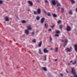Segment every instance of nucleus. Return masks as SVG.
I'll return each mask as SVG.
<instances>
[{"mask_svg":"<svg viewBox=\"0 0 77 77\" xmlns=\"http://www.w3.org/2000/svg\"><path fill=\"white\" fill-rule=\"evenodd\" d=\"M57 59H56L55 60V61H57Z\"/></svg>","mask_w":77,"mask_h":77,"instance_id":"obj_45","label":"nucleus"},{"mask_svg":"<svg viewBox=\"0 0 77 77\" xmlns=\"http://www.w3.org/2000/svg\"><path fill=\"white\" fill-rule=\"evenodd\" d=\"M48 31H51V29H48Z\"/></svg>","mask_w":77,"mask_h":77,"instance_id":"obj_41","label":"nucleus"},{"mask_svg":"<svg viewBox=\"0 0 77 77\" xmlns=\"http://www.w3.org/2000/svg\"><path fill=\"white\" fill-rule=\"evenodd\" d=\"M66 72H67V73H69V72L68 71H67V69L66 70Z\"/></svg>","mask_w":77,"mask_h":77,"instance_id":"obj_42","label":"nucleus"},{"mask_svg":"<svg viewBox=\"0 0 77 77\" xmlns=\"http://www.w3.org/2000/svg\"><path fill=\"white\" fill-rule=\"evenodd\" d=\"M66 29L67 31V32H68V31H71V27H70V26H67L66 27Z\"/></svg>","mask_w":77,"mask_h":77,"instance_id":"obj_4","label":"nucleus"},{"mask_svg":"<svg viewBox=\"0 0 77 77\" xmlns=\"http://www.w3.org/2000/svg\"><path fill=\"white\" fill-rule=\"evenodd\" d=\"M3 3V2L2 0H0V4H2Z\"/></svg>","mask_w":77,"mask_h":77,"instance_id":"obj_28","label":"nucleus"},{"mask_svg":"<svg viewBox=\"0 0 77 77\" xmlns=\"http://www.w3.org/2000/svg\"><path fill=\"white\" fill-rule=\"evenodd\" d=\"M57 51H58V48H57L55 49V51L57 52Z\"/></svg>","mask_w":77,"mask_h":77,"instance_id":"obj_33","label":"nucleus"},{"mask_svg":"<svg viewBox=\"0 0 77 77\" xmlns=\"http://www.w3.org/2000/svg\"><path fill=\"white\" fill-rule=\"evenodd\" d=\"M32 42H33L36 43V39H34L32 41Z\"/></svg>","mask_w":77,"mask_h":77,"instance_id":"obj_24","label":"nucleus"},{"mask_svg":"<svg viewBox=\"0 0 77 77\" xmlns=\"http://www.w3.org/2000/svg\"><path fill=\"white\" fill-rule=\"evenodd\" d=\"M44 20H45V18L44 17L42 18L41 21V23H43L44 21Z\"/></svg>","mask_w":77,"mask_h":77,"instance_id":"obj_10","label":"nucleus"},{"mask_svg":"<svg viewBox=\"0 0 77 77\" xmlns=\"http://www.w3.org/2000/svg\"><path fill=\"white\" fill-rule=\"evenodd\" d=\"M57 33H60V31L59 30H57L56 32Z\"/></svg>","mask_w":77,"mask_h":77,"instance_id":"obj_34","label":"nucleus"},{"mask_svg":"<svg viewBox=\"0 0 77 77\" xmlns=\"http://www.w3.org/2000/svg\"><path fill=\"white\" fill-rule=\"evenodd\" d=\"M50 49L51 50H53V48H51Z\"/></svg>","mask_w":77,"mask_h":77,"instance_id":"obj_48","label":"nucleus"},{"mask_svg":"<svg viewBox=\"0 0 77 77\" xmlns=\"http://www.w3.org/2000/svg\"><path fill=\"white\" fill-rule=\"evenodd\" d=\"M54 26H55V25H54L52 26H51V28H53V27H54Z\"/></svg>","mask_w":77,"mask_h":77,"instance_id":"obj_38","label":"nucleus"},{"mask_svg":"<svg viewBox=\"0 0 77 77\" xmlns=\"http://www.w3.org/2000/svg\"><path fill=\"white\" fill-rule=\"evenodd\" d=\"M64 41H65V42L64 41V40H62L61 41L62 42H65V43L64 44V47H65L66 45H67V43H68V41L67 39H65L64 40Z\"/></svg>","mask_w":77,"mask_h":77,"instance_id":"obj_2","label":"nucleus"},{"mask_svg":"<svg viewBox=\"0 0 77 77\" xmlns=\"http://www.w3.org/2000/svg\"><path fill=\"white\" fill-rule=\"evenodd\" d=\"M61 76H63V74L61 73L60 74Z\"/></svg>","mask_w":77,"mask_h":77,"instance_id":"obj_40","label":"nucleus"},{"mask_svg":"<svg viewBox=\"0 0 77 77\" xmlns=\"http://www.w3.org/2000/svg\"><path fill=\"white\" fill-rule=\"evenodd\" d=\"M43 51L45 53H48V50H47V48H45L44 49Z\"/></svg>","mask_w":77,"mask_h":77,"instance_id":"obj_7","label":"nucleus"},{"mask_svg":"<svg viewBox=\"0 0 77 77\" xmlns=\"http://www.w3.org/2000/svg\"><path fill=\"white\" fill-rule=\"evenodd\" d=\"M49 40L50 41V42H51V41H52V38H51V37H49Z\"/></svg>","mask_w":77,"mask_h":77,"instance_id":"obj_22","label":"nucleus"},{"mask_svg":"<svg viewBox=\"0 0 77 77\" xmlns=\"http://www.w3.org/2000/svg\"><path fill=\"white\" fill-rule=\"evenodd\" d=\"M22 23H26V21L24 20H23L22 21Z\"/></svg>","mask_w":77,"mask_h":77,"instance_id":"obj_20","label":"nucleus"},{"mask_svg":"<svg viewBox=\"0 0 77 77\" xmlns=\"http://www.w3.org/2000/svg\"><path fill=\"white\" fill-rule=\"evenodd\" d=\"M5 21H9V19L8 17H5Z\"/></svg>","mask_w":77,"mask_h":77,"instance_id":"obj_11","label":"nucleus"},{"mask_svg":"<svg viewBox=\"0 0 77 77\" xmlns=\"http://www.w3.org/2000/svg\"><path fill=\"white\" fill-rule=\"evenodd\" d=\"M37 2L38 3H39V1L38 0H37Z\"/></svg>","mask_w":77,"mask_h":77,"instance_id":"obj_43","label":"nucleus"},{"mask_svg":"<svg viewBox=\"0 0 77 77\" xmlns=\"http://www.w3.org/2000/svg\"><path fill=\"white\" fill-rule=\"evenodd\" d=\"M24 33H26V35H29V31L28 29H26L25 30Z\"/></svg>","mask_w":77,"mask_h":77,"instance_id":"obj_5","label":"nucleus"},{"mask_svg":"<svg viewBox=\"0 0 77 77\" xmlns=\"http://www.w3.org/2000/svg\"><path fill=\"white\" fill-rule=\"evenodd\" d=\"M66 50L67 51H68L69 52H71L72 51L71 49H70V48H66Z\"/></svg>","mask_w":77,"mask_h":77,"instance_id":"obj_6","label":"nucleus"},{"mask_svg":"<svg viewBox=\"0 0 77 77\" xmlns=\"http://www.w3.org/2000/svg\"><path fill=\"white\" fill-rule=\"evenodd\" d=\"M70 48L71 49H72V47H70Z\"/></svg>","mask_w":77,"mask_h":77,"instance_id":"obj_51","label":"nucleus"},{"mask_svg":"<svg viewBox=\"0 0 77 77\" xmlns=\"http://www.w3.org/2000/svg\"><path fill=\"white\" fill-rule=\"evenodd\" d=\"M28 3H29L30 6H33V3H32V1H28Z\"/></svg>","mask_w":77,"mask_h":77,"instance_id":"obj_8","label":"nucleus"},{"mask_svg":"<svg viewBox=\"0 0 77 77\" xmlns=\"http://www.w3.org/2000/svg\"><path fill=\"white\" fill-rule=\"evenodd\" d=\"M45 3H48V2L47 0H45Z\"/></svg>","mask_w":77,"mask_h":77,"instance_id":"obj_25","label":"nucleus"},{"mask_svg":"<svg viewBox=\"0 0 77 77\" xmlns=\"http://www.w3.org/2000/svg\"><path fill=\"white\" fill-rule=\"evenodd\" d=\"M43 69H44V71H47V69H46V68H45V67H43Z\"/></svg>","mask_w":77,"mask_h":77,"instance_id":"obj_26","label":"nucleus"},{"mask_svg":"<svg viewBox=\"0 0 77 77\" xmlns=\"http://www.w3.org/2000/svg\"><path fill=\"white\" fill-rule=\"evenodd\" d=\"M60 22H61V20H59V21L57 22V23H58V24H59L60 23Z\"/></svg>","mask_w":77,"mask_h":77,"instance_id":"obj_36","label":"nucleus"},{"mask_svg":"<svg viewBox=\"0 0 77 77\" xmlns=\"http://www.w3.org/2000/svg\"><path fill=\"white\" fill-rule=\"evenodd\" d=\"M28 11H30V10H29V9H28Z\"/></svg>","mask_w":77,"mask_h":77,"instance_id":"obj_52","label":"nucleus"},{"mask_svg":"<svg viewBox=\"0 0 77 77\" xmlns=\"http://www.w3.org/2000/svg\"><path fill=\"white\" fill-rule=\"evenodd\" d=\"M34 34H35V33H34V32H32V35H34Z\"/></svg>","mask_w":77,"mask_h":77,"instance_id":"obj_44","label":"nucleus"},{"mask_svg":"<svg viewBox=\"0 0 77 77\" xmlns=\"http://www.w3.org/2000/svg\"><path fill=\"white\" fill-rule=\"evenodd\" d=\"M45 27H46L47 28H48V25L46 24V23H45Z\"/></svg>","mask_w":77,"mask_h":77,"instance_id":"obj_23","label":"nucleus"},{"mask_svg":"<svg viewBox=\"0 0 77 77\" xmlns=\"http://www.w3.org/2000/svg\"><path fill=\"white\" fill-rule=\"evenodd\" d=\"M39 19H40V17L39 16H37L36 17V19L37 20H39Z\"/></svg>","mask_w":77,"mask_h":77,"instance_id":"obj_19","label":"nucleus"},{"mask_svg":"<svg viewBox=\"0 0 77 77\" xmlns=\"http://www.w3.org/2000/svg\"><path fill=\"white\" fill-rule=\"evenodd\" d=\"M76 63V62H73L72 63V64L73 65H75V64Z\"/></svg>","mask_w":77,"mask_h":77,"instance_id":"obj_37","label":"nucleus"},{"mask_svg":"<svg viewBox=\"0 0 77 77\" xmlns=\"http://www.w3.org/2000/svg\"><path fill=\"white\" fill-rule=\"evenodd\" d=\"M33 13L34 14H35V15H37V13H36V12L35 11H33Z\"/></svg>","mask_w":77,"mask_h":77,"instance_id":"obj_27","label":"nucleus"},{"mask_svg":"<svg viewBox=\"0 0 77 77\" xmlns=\"http://www.w3.org/2000/svg\"><path fill=\"white\" fill-rule=\"evenodd\" d=\"M47 15L48 16V17L51 16V14H50V13H47Z\"/></svg>","mask_w":77,"mask_h":77,"instance_id":"obj_17","label":"nucleus"},{"mask_svg":"<svg viewBox=\"0 0 77 77\" xmlns=\"http://www.w3.org/2000/svg\"><path fill=\"white\" fill-rule=\"evenodd\" d=\"M71 73L72 74H74V76H75V75L76 74V72L75 70V69L74 68H72Z\"/></svg>","mask_w":77,"mask_h":77,"instance_id":"obj_1","label":"nucleus"},{"mask_svg":"<svg viewBox=\"0 0 77 77\" xmlns=\"http://www.w3.org/2000/svg\"><path fill=\"white\" fill-rule=\"evenodd\" d=\"M63 26L62 25H61L60 26V29H62Z\"/></svg>","mask_w":77,"mask_h":77,"instance_id":"obj_21","label":"nucleus"},{"mask_svg":"<svg viewBox=\"0 0 77 77\" xmlns=\"http://www.w3.org/2000/svg\"><path fill=\"white\" fill-rule=\"evenodd\" d=\"M74 77H77V75H75V76H74Z\"/></svg>","mask_w":77,"mask_h":77,"instance_id":"obj_47","label":"nucleus"},{"mask_svg":"<svg viewBox=\"0 0 77 77\" xmlns=\"http://www.w3.org/2000/svg\"><path fill=\"white\" fill-rule=\"evenodd\" d=\"M27 28L28 29V30H30L31 29H32V28H31V25H29V26H28L27 27Z\"/></svg>","mask_w":77,"mask_h":77,"instance_id":"obj_13","label":"nucleus"},{"mask_svg":"<svg viewBox=\"0 0 77 77\" xmlns=\"http://www.w3.org/2000/svg\"><path fill=\"white\" fill-rule=\"evenodd\" d=\"M68 65H71V64H70V63H68Z\"/></svg>","mask_w":77,"mask_h":77,"instance_id":"obj_50","label":"nucleus"},{"mask_svg":"<svg viewBox=\"0 0 77 77\" xmlns=\"http://www.w3.org/2000/svg\"><path fill=\"white\" fill-rule=\"evenodd\" d=\"M42 41H40V42L39 43V44H38V47H41V46L42 45Z\"/></svg>","mask_w":77,"mask_h":77,"instance_id":"obj_12","label":"nucleus"},{"mask_svg":"<svg viewBox=\"0 0 77 77\" xmlns=\"http://www.w3.org/2000/svg\"><path fill=\"white\" fill-rule=\"evenodd\" d=\"M63 11H64V9H63V8H62L61 11V12H63Z\"/></svg>","mask_w":77,"mask_h":77,"instance_id":"obj_29","label":"nucleus"},{"mask_svg":"<svg viewBox=\"0 0 77 77\" xmlns=\"http://www.w3.org/2000/svg\"><path fill=\"white\" fill-rule=\"evenodd\" d=\"M76 12H77V8H76Z\"/></svg>","mask_w":77,"mask_h":77,"instance_id":"obj_46","label":"nucleus"},{"mask_svg":"<svg viewBox=\"0 0 77 77\" xmlns=\"http://www.w3.org/2000/svg\"><path fill=\"white\" fill-rule=\"evenodd\" d=\"M40 54H42V52H41V49H39V52H38Z\"/></svg>","mask_w":77,"mask_h":77,"instance_id":"obj_15","label":"nucleus"},{"mask_svg":"<svg viewBox=\"0 0 77 77\" xmlns=\"http://www.w3.org/2000/svg\"><path fill=\"white\" fill-rule=\"evenodd\" d=\"M74 47H75V51L77 52V45H74Z\"/></svg>","mask_w":77,"mask_h":77,"instance_id":"obj_14","label":"nucleus"},{"mask_svg":"<svg viewBox=\"0 0 77 77\" xmlns=\"http://www.w3.org/2000/svg\"><path fill=\"white\" fill-rule=\"evenodd\" d=\"M69 13L70 14H71V15H72V11H71V10L70 11Z\"/></svg>","mask_w":77,"mask_h":77,"instance_id":"obj_30","label":"nucleus"},{"mask_svg":"<svg viewBox=\"0 0 77 77\" xmlns=\"http://www.w3.org/2000/svg\"><path fill=\"white\" fill-rule=\"evenodd\" d=\"M53 17H55V18L57 17V15H56V14H53Z\"/></svg>","mask_w":77,"mask_h":77,"instance_id":"obj_18","label":"nucleus"},{"mask_svg":"<svg viewBox=\"0 0 77 77\" xmlns=\"http://www.w3.org/2000/svg\"><path fill=\"white\" fill-rule=\"evenodd\" d=\"M16 44H17V43Z\"/></svg>","mask_w":77,"mask_h":77,"instance_id":"obj_55","label":"nucleus"},{"mask_svg":"<svg viewBox=\"0 0 77 77\" xmlns=\"http://www.w3.org/2000/svg\"><path fill=\"white\" fill-rule=\"evenodd\" d=\"M46 57H47V56L46 55H45V60H46Z\"/></svg>","mask_w":77,"mask_h":77,"instance_id":"obj_35","label":"nucleus"},{"mask_svg":"<svg viewBox=\"0 0 77 77\" xmlns=\"http://www.w3.org/2000/svg\"><path fill=\"white\" fill-rule=\"evenodd\" d=\"M71 62H72V60L71 61L70 63H71Z\"/></svg>","mask_w":77,"mask_h":77,"instance_id":"obj_49","label":"nucleus"},{"mask_svg":"<svg viewBox=\"0 0 77 77\" xmlns=\"http://www.w3.org/2000/svg\"><path fill=\"white\" fill-rule=\"evenodd\" d=\"M37 33H38V31H36Z\"/></svg>","mask_w":77,"mask_h":77,"instance_id":"obj_54","label":"nucleus"},{"mask_svg":"<svg viewBox=\"0 0 77 77\" xmlns=\"http://www.w3.org/2000/svg\"><path fill=\"white\" fill-rule=\"evenodd\" d=\"M58 9H60V7H58Z\"/></svg>","mask_w":77,"mask_h":77,"instance_id":"obj_53","label":"nucleus"},{"mask_svg":"<svg viewBox=\"0 0 77 77\" xmlns=\"http://www.w3.org/2000/svg\"><path fill=\"white\" fill-rule=\"evenodd\" d=\"M37 13L38 14H40L41 13V9L39 8L37 10Z\"/></svg>","mask_w":77,"mask_h":77,"instance_id":"obj_9","label":"nucleus"},{"mask_svg":"<svg viewBox=\"0 0 77 77\" xmlns=\"http://www.w3.org/2000/svg\"><path fill=\"white\" fill-rule=\"evenodd\" d=\"M57 3H58V1L56 0H52V4L53 5H56V4Z\"/></svg>","mask_w":77,"mask_h":77,"instance_id":"obj_3","label":"nucleus"},{"mask_svg":"<svg viewBox=\"0 0 77 77\" xmlns=\"http://www.w3.org/2000/svg\"><path fill=\"white\" fill-rule=\"evenodd\" d=\"M43 12H44V13H45V14H47V13L45 12V11L44 9L43 10Z\"/></svg>","mask_w":77,"mask_h":77,"instance_id":"obj_32","label":"nucleus"},{"mask_svg":"<svg viewBox=\"0 0 77 77\" xmlns=\"http://www.w3.org/2000/svg\"><path fill=\"white\" fill-rule=\"evenodd\" d=\"M57 6L58 7V6H60L61 5H60V4L58 2H58H57Z\"/></svg>","mask_w":77,"mask_h":77,"instance_id":"obj_16","label":"nucleus"},{"mask_svg":"<svg viewBox=\"0 0 77 77\" xmlns=\"http://www.w3.org/2000/svg\"><path fill=\"white\" fill-rule=\"evenodd\" d=\"M59 34H56L55 35V36H57V37H58V36H59Z\"/></svg>","mask_w":77,"mask_h":77,"instance_id":"obj_39","label":"nucleus"},{"mask_svg":"<svg viewBox=\"0 0 77 77\" xmlns=\"http://www.w3.org/2000/svg\"><path fill=\"white\" fill-rule=\"evenodd\" d=\"M71 2L72 3H75V1L73 0H72L71 1Z\"/></svg>","mask_w":77,"mask_h":77,"instance_id":"obj_31","label":"nucleus"}]
</instances>
